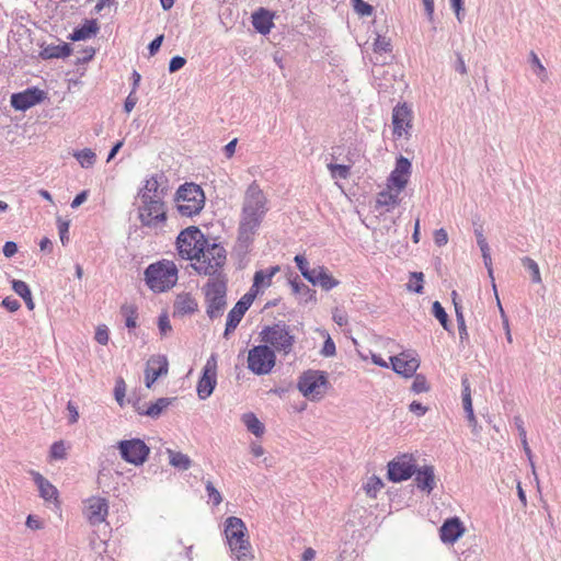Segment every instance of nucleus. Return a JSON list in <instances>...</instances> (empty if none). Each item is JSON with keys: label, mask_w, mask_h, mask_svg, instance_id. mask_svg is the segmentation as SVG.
Here are the masks:
<instances>
[{"label": "nucleus", "mask_w": 561, "mask_h": 561, "mask_svg": "<svg viewBox=\"0 0 561 561\" xmlns=\"http://www.w3.org/2000/svg\"><path fill=\"white\" fill-rule=\"evenodd\" d=\"M257 291V289H254L253 291L250 290L249 293L243 295L238 302L243 304V307L248 310L251 307Z\"/></svg>", "instance_id": "nucleus-62"}, {"label": "nucleus", "mask_w": 561, "mask_h": 561, "mask_svg": "<svg viewBox=\"0 0 561 561\" xmlns=\"http://www.w3.org/2000/svg\"><path fill=\"white\" fill-rule=\"evenodd\" d=\"M99 32V25L96 20H85V22L76 27L69 35V38L73 42L85 41L95 36Z\"/></svg>", "instance_id": "nucleus-27"}, {"label": "nucleus", "mask_w": 561, "mask_h": 561, "mask_svg": "<svg viewBox=\"0 0 561 561\" xmlns=\"http://www.w3.org/2000/svg\"><path fill=\"white\" fill-rule=\"evenodd\" d=\"M32 476L38 488L39 495L45 501H53L57 499L58 491L47 479H45L39 472H32Z\"/></svg>", "instance_id": "nucleus-28"}, {"label": "nucleus", "mask_w": 561, "mask_h": 561, "mask_svg": "<svg viewBox=\"0 0 561 561\" xmlns=\"http://www.w3.org/2000/svg\"><path fill=\"white\" fill-rule=\"evenodd\" d=\"M261 341L272 347L275 352L287 355L291 352L295 336L290 333L288 325L278 322L270 327H265L261 333Z\"/></svg>", "instance_id": "nucleus-7"}, {"label": "nucleus", "mask_w": 561, "mask_h": 561, "mask_svg": "<svg viewBox=\"0 0 561 561\" xmlns=\"http://www.w3.org/2000/svg\"><path fill=\"white\" fill-rule=\"evenodd\" d=\"M396 188H389L381 191L377 195L376 203L378 206L387 207V210L394 208L399 203V194Z\"/></svg>", "instance_id": "nucleus-32"}, {"label": "nucleus", "mask_w": 561, "mask_h": 561, "mask_svg": "<svg viewBox=\"0 0 561 561\" xmlns=\"http://www.w3.org/2000/svg\"><path fill=\"white\" fill-rule=\"evenodd\" d=\"M273 16L270 10L260 8L252 14V25L260 34L266 35L274 26Z\"/></svg>", "instance_id": "nucleus-23"}, {"label": "nucleus", "mask_w": 561, "mask_h": 561, "mask_svg": "<svg viewBox=\"0 0 561 561\" xmlns=\"http://www.w3.org/2000/svg\"><path fill=\"white\" fill-rule=\"evenodd\" d=\"M126 393V383L123 378H118L115 382L114 388V396L117 403L123 407L124 405V398Z\"/></svg>", "instance_id": "nucleus-48"}, {"label": "nucleus", "mask_w": 561, "mask_h": 561, "mask_svg": "<svg viewBox=\"0 0 561 561\" xmlns=\"http://www.w3.org/2000/svg\"><path fill=\"white\" fill-rule=\"evenodd\" d=\"M279 271V266H271L266 270L256 271L253 278V284L251 286V291L257 289L260 287H268L272 283L273 276Z\"/></svg>", "instance_id": "nucleus-30"}, {"label": "nucleus", "mask_w": 561, "mask_h": 561, "mask_svg": "<svg viewBox=\"0 0 561 561\" xmlns=\"http://www.w3.org/2000/svg\"><path fill=\"white\" fill-rule=\"evenodd\" d=\"M413 121L412 108L407 104H398L392 110L393 136L409 139L411 137Z\"/></svg>", "instance_id": "nucleus-13"}, {"label": "nucleus", "mask_w": 561, "mask_h": 561, "mask_svg": "<svg viewBox=\"0 0 561 561\" xmlns=\"http://www.w3.org/2000/svg\"><path fill=\"white\" fill-rule=\"evenodd\" d=\"M138 217L140 222L149 228H156L167 220L163 199L139 198Z\"/></svg>", "instance_id": "nucleus-11"}, {"label": "nucleus", "mask_w": 561, "mask_h": 561, "mask_svg": "<svg viewBox=\"0 0 561 561\" xmlns=\"http://www.w3.org/2000/svg\"><path fill=\"white\" fill-rule=\"evenodd\" d=\"M169 371V362L164 355H153L146 364L145 383L147 388H151L158 378L165 376Z\"/></svg>", "instance_id": "nucleus-18"}, {"label": "nucleus", "mask_w": 561, "mask_h": 561, "mask_svg": "<svg viewBox=\"0 0 561 561\" xmlns=\"http://www.w3.org/2000/svg\"><path fill=\"white\" fill-rule=\"evenodd\" d=\"M268 199L256 181L245 190L238 227L237 250L247 254L268 211Z\"/></svg>", "instance_id": "nucleus-1"}, {"label": "nucleus", "mask_w": 561, "mask_h": 561, "mask_svg": "<svg viewBox=\"0 0 561 561\" xmlns=\"http://www.w3.org/2000/svg\"><path fill=\"white\" fill-rule=\"evenodd\" d=\"M176 208L182 216L198 215L205 205L204 191L194 183L181 185L175 196Z\"/></svg>", "instance_id": "nucleus-5"}, {"label": "nucleus", "mask_w": 561, "mask_h": 561, "mask_svg": "<svg viewBox=\"0 0 561 561\" xmlns=\"http://www.w3.org/2000/svg\"><path fill=\"white\" fill-rule=\"evenodd\" d=\"M57 227L61 243L65 245L69 240V221L57 218Z\"/></svg>", "instance_id": "nucleus-52"}, {"label": "nucleus", "mask_w": 561, "mask_h": 561, "mask_svg": "<svg viewBox=\"0 0 561 561\" xmlns=\"http://www.w3.org/2000/svg\"><path fill=\"white\" fill-rule=\"evenodd\" d=\"M71 47L67 43H62L59 45H47L41 51V57L43 59H53V58H66L70 56Z\"/></svg>", "instance_id": "nucleus-31"}, {"label": "nucleus", "mask_w": 561, "mask_h": 561, "mask_svg": "<svg viewBox=\"0 0 561 561\" xmlns=\"http://www.w3.org/2000/svg\"><path fill=\"white\" fill-rule=\"evenodd\" d=\"M50 457L53 459H64L66 457V446L64 442H56L50 447Z\"/></svg>", "instance_id": "nucleus-54"}, {"label": "nucleus", "mask_w": 561, "mask_h": 561, "mask_svg": "<svg viewBox=\"0 0 561 561\" xmlns=\"http://www.w3.org/2000/svg\"><path fill=\"white\" fill-rule=\"evenodd\" d=\"M409 410L417 416H422L427 412V408L419 401L411 402Z\"/></svg>", "instance_id": "nucleus-63"}, {"label": "nucleus", "mask_w": 561, "mask_h": 561, "mask_svg": "<svg viewBox=\"0 0 561 561\" xmlns=\"http://www.w3.org/2000/svg\"><path fill=\"white\" fill-rule=\"evenodd\" d=\"M12 289L16 295H19L23 300L30 296L31 289L28 285L20 279H13L12 280Z\"/></svg>", "instance_id": "nucleus-47"}, {"label": "nucleus", "mask_w": 561, "mask_h": 561, "mask_svg": "<svg viewBox=\"0 0 561 561\" xmlns=\"http://www.w3.org/2000/svg\"><path fill=\"white\" fill-rule=\"evenodd\" d=\"M328 385L325 371L309 369L299 377L297 387L304 397L320 400L327 392Z\"/></svg>", "instance_id": "nucleus-8"}, {"label": "nucleus", "mask_w": 561, "mask_h": 561, "mask_svg": "<svg viewBox=\"0 0 561 561\" xmlns=\"http://www.w3.org/2000/svg\"><path fill=\"white\" fill-rule=\"evenodd\" d=\"M145 280L151 290L156 293L165 291L175 285L178 268L170 261L150 264L145 271Z\"/></svg>", "instance_id": "nucleus-3"}, {"label": "nucleus", "mask_w": 561, "mask_h": 561, "mask_svg": "<svg viewBox=\"0 0 561 561\" xmlns=\"http://www.w3.org/2000/svg\"><path fill=\"white\" fill-rule=\"evenodd\" d=\"M164 181L163 175H152L150 176L144 187H141L138 192L139 198H153V199H164L168 188L162 185Z\"/></svg>", "instance_id": "nucleus-20"}, {"label": "nucleus", "mask_w": 561, "mask_h": 561, "mask_svg": "<svg viewBox=\"0 0 561 561\" xmlns=\"http://www.w3.org/2000/svg\"><path fill=\"white\" fill-rule=\"evenodd\" d=\"M428 389H430V386L427 383L426 378L423 375H415L412 386H411V390L414 393L419 394V393L428 391Z\"/></svg>", "instance_id": "nucleus-46"}, {"label": "nucleus", "mask_w": 561, "mask_h": 561, "mask_svg": "<svg viewBox=\"0 0 561 561\" xmlns=\"http://www.w3.org/2000/svg\"><path fill=\"white\" fill-rule=\"evenodd\" d=\"M197 301L196 299L187 293L178 295L174 305H173V316L174 317H183L186 314H192L197 310Z\"/></svg>", "instance_id": "nucleus-25"}, {"label": "nucleus", "mask_w": 561, "mask_h": 561, "mask_svg": "<svg viewBox=\"0 0 561 561\" xmlns=\"http://www.w3.org/2000/svg\"><path fill=\"white\" fill-rule=\"evenodd\" d=\"M73 156L79 164L85 169L91 168L95 163L96 159L95 153L88 148L77 151Z\"/></svg>", "instance_id": "nucleus-41"}, {"label": "nucleus", "mask_w": 561, "mask_h": 561, "mask_svg": "<svg viewBox=\"0 0 561 561\" xmlns=\"http://www.w3.org/2000/svg\"><path fill=\"white\" fill-rule=\"evenodd\" d=\"M433 316L439 321L444 330L451 332V325L448 320V314L439 301H434L432 306Z\"/></svg>", "instance_id": "nucleus-40"}, {"label": "nucleus", "mask_w": 561, "mask_h": 561, "mask_svg": "<svg viewBox=\"0 0 561 561\" xmlns=\"http://www.w3.org/2000/svg\"><path fill=\"white\" fill-rule=\"evenodd\" d=\"M455 313H456V321H457V325H458V333H459L460 342L461 343L467 342L469 339V334H468L465 316H463L462 307H461L460 302H455Z\"/></svg>", "instance_id": "nucleus-37"}, {"label": "nucleus", "mask_w": 561, "mask_h": 561, "mask_svg": "<svg viewBox=\"0 0 561 561\" xmlns=\"http://www.w3.org/2000/svg\"><path fill=\"white\" fill-rule=\"evenodd\" d=\"M390 362L392 369L404 377H412L420 365L416 358H405L403 355L392 356Z\"/></svg>", "instance_id": "nucleus-24"}, {"label": "nucleus", "mask_w": 561, "mask_h": 561, "mask_svg": "<svg viewBox=\"0 0 561 561\" xmlns=\"http://www.w3.org/2000/svg\"><path fill=\"white\" fill-rule=\"evenodd\" d=\"M522 265L530 273L533 283L540 284L541 283V274L539 270V265L533 259L525 256L522 259Z\"/></svg>", "instance_id": "nucleus-42"}, {"label": "nucleus", "mask_w": 561, "mask_h": 561, "mask_svg": "<svg viewBox=\"0 0 561 561\" xmlns=\"http://www.w3.org/2000/svg\"><path fill=\"white\" fill-rule=\"evenodd\" d=\"M108 514V503L103 497H90L85 502L84 515L92 526H96L105 522Z\"/></svg>", "instance_id": "nucleus-19"}, {"label": "nucleus", "mask_w": 561, "mask_h": 561, "mask_svg": "<svg viewBox=\"0 0 561 561\" xmlns=\"http://www.w3.org/2000/svg\"><path fill=\"white\" fill-rule=\"evenodd\" d=\"M331 176L333 179H346L350 175V167L345 164H328Z\"/></svg>", "instance_id": "nucleus-45"}, {"label": "nucleus", "mask_w": 561, "mask_h": 561, "mask_svg": "<svg viewBox=\"0 0 561 561\" xmlns=\"http://www.w3.org/2000/svg\"><path fill=\"white\" fill-rule=\"evenodd\" d=\"M121 314L124 318L125 325L128 330L137 328L138 312L137 307L133 304H125L121 307Z\"/></svg>", "instance_id": "nucleus-35"}, {"label": "nucleus", "mask_w": 561, "mask_h": 561, "mask_svg": "<svg viewBox=\"0 0 561 561\" xmlns=\"http://www.w3.org/2000/svg\"><path fill=\"white\" fill-rule=\"evenodd\" d=\"M167 453L169 455V462L174 468L180 470H187L191 467L192 461L187 455L171 449H168Z\"/></svg>", "instance_id": "nucleus-36"}, {"label": "nucleus", "mask_w": 561, "mask_h": 561, "mask_svg": "<svg viewBox=\"0 0 561 561\" xmlns=\"http://www.w3.org/2000/svg\"><path fill=\"white\" fill-rule=\"evenodd\" d=\"M332 319L339 327H344L348 322L346 312L337 308L333 311Z\"/></svg>", "instance_id": "nucleus-58"}, {"label": "nucleus", "mask_w": 561, "mask_h": 561, "mask_svg": "<svg viewBox=\"0 0 561 561\" xmlns=\"http://www.w3.org/2000/svg\"><path fill=\"white\" fill-rule=\"evenodd\" d=\"M320 353L324 357H332L336 353L335 343L329 334L327 335V339L323 343V347Z\"/></svg>", "instance_id": "nucleus-55"}, {"label": "nucleus", "mask_w": 561, "mask_h": 561, "mask_svg": "<svg viewBox=\"0 0 561 561\" xmlns=\"http://www.w3.org/2000/svg\"><path fill=\"white\" fill-rule=\"evenodd\" d=\"M227 252L222 245L206 241L202 248L201 254L194 259L193 267L198 274H204L213 277L221 275L219 271L226 263Z\"/></svg>", "instance_id": "nucleus-2"}, {"label": "nucleus", "mask_w": 561, "mask_h": 561, "mask_svg": "<svg viewBox=\"0 0 561 561\" xmlns=\"http://www.w3.org/2000/svg\"><path fill=\"white\" fill-rule=\"evenodd\" d=\"M529 62L533 72L542 81L546 82L548 80V71L546 67L541 64L539 57L535 51H530L529 54Z\"/></svg>", "instance_id": "nucleus-39"}, {"label": "nucleus", "mask_w": 561, "mask_h": 561, "mask_svg": "<svg viewBox=\"0 0 561 561\" xmlns=\"http://www.w3.org/2000/svg\"><path fill=\"white\" fill-rule=\"evenodd\" d=\"M415 459L412 455L403 454L388 463V478L392 482H401L411 478L415 472Z\"/></svg>", "instance_id": "nucleus-15"}, {"label": "nucleus", "mask_w": 561, "mask_h": 561, "mask_svg": "<svg viewBox=\"0 0 561 561\" xmlns=\"http://www.w3.org/2000/svg\"><path fill=\"white\" fill-rule=\"evenodd\" d=\"M412 164L408 158L403 156L397 158L394 169L388 178L387 186L389 188H396L398 192H402L409 182Z\"/></svg>", "instance_id": "nucleus-17"}, {"label": "nucleus", "mask_w": 561, "mask_h": 561, "mask_svg": "<svg viewBox=\"0 0 561 561\" xmlns=\"http://www.w3.org/2000/svg\"><path fill=\"white\" fill-rule=\"evenodd\" d=\"M2 306L11 312L19 310L21 307L20 302L16 299L10 297H5L2 300Z\"/></svg>", "instance_id": "nucleus-64"}, {"label": "nucleus", "mask_w": 561, "mask_h": 561, "mask_svg": "<svg viewBox=\"0 0 561 561\" xmlns=\"http://www.w3.org/2000/svg\"><path fill=\"white\" fill-rule=\"evenodd\" d=\"M247 527L241 518L231 516L226 519L225 535L230 547L232 556L241 561L243 557H249L251 546L245 539Z\"/></svg>", "instance_id": "nucleus-6"}, {"label": "nucleus", "mask_w": 561, "mask_h": 561, "mask_svg": "<svg viewBox=\"0 0 561 561\" xmlns=\"http://www.w3.org/2000/svg\"><path fill=\"white\" fill-rule=\"evenodd\" d=\"M171 398H160L154 403H151L146 410L138 409V413L147 415L151 419H158L163 410H165L172 402Z\"/></svg>", "instance_id": "nucleus-33"}, {"label": "nucleus", "mask_w": 561, "mask_h": 561, "mask_svg": "<svg viewBox=\"0 0 561 561\" xmlns=\"http://www.w3.org/2000/svg\"><path fill=\"white\" fill-rule=\"evenodd\" d=\"M206 313L210 319L222 316L227 306V279L222 275L209 278L204 286Z\"/></svg>", "instance_id": "nucleus-4"}, {"label": "nucleus", "mask_w": 561, "mask_h": 561, "mask_svg": "<svg viewBox=\"0 0 561 561\" xmlns=\"http://www.w3.org/2000/svg\"><path fill=\"white\" fill-rule=\"evenodd\" d=\"M291 289L295 294L299 295L300 298L307 302L308 300L313 298L314 291H312L309 286L299 280L297 277L289 280Z\"/></svg>", "instance_id": "nucleus-38"}, {"label": "nucleus", "mask_w": 561, "mask_h": 561, "mask_svg": "<svg viewBox=\"0 0 561 561\" xmlns=\"http://www.w3.org/2000/svg\"><path fill=\"white\" fill-rule=\"evenodd\" d=\"M374 50L377 53L389 51V41L386 37L378 36L374 43Z\"/></svg>", "instance_id": "nucleus-57"}, {"label": "nucleus", "mask_w": 561, "mask_h": 561, "mask_svg": "<svg viewBox=\"0 0 561 561\" xmlns=\"http://www.w3.org/2000/svg\"><path fill=\"white\" fill-rule=\"evenodd\" d=\"M185 64H186L185 58H183L181 56H174L171 58V60L169 62V71L175 72V71L180 70L181 68H183Z\"/></svg>", "instance_id": "nucleus-59"}, {"label": "nucleus", "mask_w": 561, "mask_h": 561, "mask_svg": "<svg viewBox=\"0 0 561 561\" xmlns=\"http://www.w3.org/2000/svg\"><path fill=\"white\" fill-rule=\"evenodd\" d=\"M382 488V482L377 478H371L365 485L368 496L376 497L377 492Z\"/></svg>", "instance_id": "nucleus-53"}, {"label": "nucleus", "mask_w": 561, "mask_h": 561, "mask_svg": "<svg viewBox=\"0 0 561 561\" xmlns=\"http://www.w3.org/2000/svg\"><path fill=\"white\" fill-rule=\"evenodd\" d=\"M424 274L422 272L411 273V279L408 284L410 291L422 294L423 293Z\"/></svg>", "instance_id": "nucleus-43"}, {"label": "nucleus", "mask_w": 561, "mask_h": 561, "mask_svg": "<svg viewBox=\"0 0 561 561\" xmlns=\"http://www.w3.org/2000/svg\"><path fill=\"white\" fill-rule=\"evenodd\" d=\"M247 311L248 310L243 307V304L237 302L234 307L228 312L226 329L224 332V336L226 339L231 332L236 330Z\"/></svg>", "instance_id": "nucleus-29"}, {"label": "nucleus", "mask_w": 561, "mask_h": 561, "mask_svg": "<svg viewBox=\"0 0 561 561\" xmlns=\"http://www.w3.org/2000/svg\"><path fill=\"white\" fill-rule=\"evenodd\" d=\"M434 241L436 245L443 247L448 242V234L445 229L440 228L434 233Z\"/></svg>", "instance_id": "nucleus-61"}, {"label": "nucleus", "mask_w": 561, "mask_h": 561, "mask_svg": "<svg viewBox=\"0 0 561 561\" xmlns=\"http://www.w3.org/2000/svg\"><path fill=\"white\" fill-rule=\"evenodd\" d=\"M465 527L458 517L446 519L439 528V537L444 543L456 542L463 534Z\"/></svg>", "instance_id": "nucleus-21"}, {"label": "nucleus", "mask_w": 561, "mask_h": 561, "mask_svg": "<svg viewBox=\"0 0 561 561\" xmlns=\"http://www.w3.org/2000/svg\"><path fill=\"white\" fill-rule=\"evenodd\" d=\"M217 385V355L211 354L203 367V375L197 382V394L201 400L209 398Z\"/></svg>", "instance_id": "nucleus-14"}, {"label": "nucleus", "mask_w": 561, "mask_h": 561, "mask_svg": "<svg viewBox=\"0 0 561 561\" xmlns=\"http://www.w3.org/2000/svg\"><path fill=\"white\" fill-rule=\"evenodd\" d=\"M314 286H320L324 290H331L339 285V280L333 278L324 266H317L310 271L309 277L306 278Z\"/></svg>", "instance_id": "nucleus-22"}, {"label": "nucleus", "mask_w": 561, "mask_h": 561, "mask_svg": "<svg viewBox=\"0 0 561 561\" xmlns=\"http://www.w3.org/2000/svg\"><path fill=\"white\" fill-rule=\"evenodd\" d=\"M117 449L122 459L134 466H141L146 462L150 453V448L140 438L119 440Z\"/></svg>", "instance_id": "nucleus-12"}, {"label": "nucleus", "mask_w": 561, "mask_h": 561, "mask_svg": "<svg viewBox=\"0 0 561 561\" xmlns=\"http://www.w3.org/2000/svg\"><path fill=\"white\" fill-rule=\"evenodd\" d=\"M414 474L416 486L422 491L431 493L436 484L434 468L432 466H423L420 469L415 468Z\"/></svg>", "instance_id": "nucleus-26"}, {"label": "nucleus", "mask_w": 561, "mask_h": 561, "mask_svg": "<svg viewBox=\"0 0 561 561\" xmlns=\"http://www.w3.org/2000/svg\"><path fill=\"white\" fill-rule=\"evenodd\" d=\"M243 424L247 430L251 432L256 437H260L264 434L265 427L263 423L256 417V415L252 412L244 413L241 417Z\"/></svg>", "instance_id": "nucleus-34"}, {"label": "nucleus", "mask_w": 561, "mask_h": 561, "mask_svg": "<svg viewBox=\"0 0 561 561\" xmlns=\"http://www.w3.org/2000/svg\"><path fill=\"white\" fill-rule=\"evenodd\" d=\"M294 261L296 263V266L297 268L299 270V272L301 273V275L307 278L309 277V274H310V271L312 268H310L309 266V262L307 261V259L301 255V254H297L295 257H294Z\"/></svg>", "instance_id": "nucleus-49"}, {"label": "nucleus", "mask_w": 561, "mask_h": 561, "mask_svg": "<svg viewBox=\"0 0 561 561\" xmlns=\"http://www.w3.org/2000/svg\"><path fill=\"white\" fill-rule=\"evenodd\" d=\"M352 4H353V8L354 10L365 16V15H370L371 12H373V7L370 4H368L367 2H365L364 0H351Z\"/></svg>", "instance_id": "nucleus-50"}, {"label": "nucleus", "mask_w": 561, "mask_h": 561, "mask_svg": "<svg viewBox=\"0 0 561 561\" xmlns=\"http://www.w3.org/2000/svg\"><path fill=\"white\" fill-rule=\"evenodd\" d=\"M158 328L161 335H167L172 331V325L167 313H162L159 316Z\"/></svg>", "instance_id": "nucleus-56"}, {"label": "nucleus", "mask_w": 561, "mask_h": 561, "mask_svg": "<svg viewBox=\"0 0 561 561\" xmlns=\"http://www.w3.org/2000/svg\"><path fill=\"white\" fill-rule=\"evenodd\" d=\"M206 492H207V495H208V499L209 501L215 505H219L222 501V497L219 493V491L214 486V484L208 481L206 483Z\"/></svg>", "instance_id": "nucleus-51"}, {"label": "nucleus", "mask_w": 561, "mask_h": 561, "mask_svg": "<svg viewBox=\"0 0 561 561\" xmlns=\"http://www.w3.org/2000/svg\"><path fill=\"white\" fill-rule=\"evenodd\" d=\"M95 340L102 345H106L108 342V331L105 325L99 327L95 332Z\"/></svg>", "instance_id": "nucleus-60"}, {"label": "nucleus", "mask_w": 561, "mask_h": 561, "mask_svg": "<svg viewBox=\"0 0 561 561\" xmlns=\"http://www.w3.org/2000/svg\"><path fill=\"white\" fill-rule=\"evenodd\" d=\"M45 99V91L32 87L22 92L13 93L10 103L14 110L25 112L32 106L42 103Z\"/></svg>", "instance_id": "nucleus-16"}, {"label": "nucleus", "mask_w": 561, "mask_h": 561, "mask_svg": "<svg viewBox=\"0 0 561 561\" xmlns=\"http://www.w3.org/2000/svg\"><path fill=\"white\" fill-rule=\"evenodd\" d=\"M248 369L257 375L270 374L276 364L275 351L266 344L256 345L248 352Z\"/></svg>", "instance_id": "nucleus-10"}, {"label": "nucleus", "mask_w": 561, "mask_h": 561, "mask_svg": "<svg viewBox=\"0 0 561 561\" xmlns=\"http://www.w3.org/2000/svg\"><path fill=\"white\" fill-rule=\"evenodd\" d=\"M207 239L197 227H188L181 231L176 239L179 255L184 260L194 261L201 254Z\"/></svg>", "instance_id": "nucleus-9"}, {"label": "nucleus", "mask_w": 561, "mask_h": 561, "mask_svg": "<svg viewBox=\"0 0 561 561\" xmlns=\"http://www.w3.org/2000/svg\"><path fill=\"white\" fill-rule=\"evenodd\" d=\"M462 405L470 425L474 426L477 420L473 413L471 393H462Z\"/></svg>", "instance_id": "nucleus-44"}]
</instances>
